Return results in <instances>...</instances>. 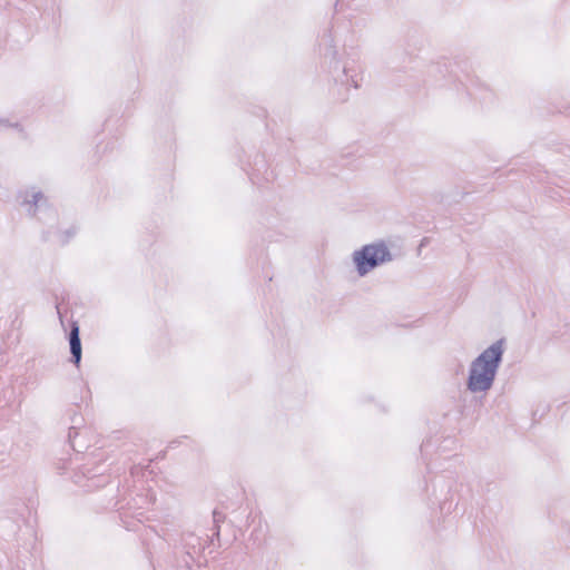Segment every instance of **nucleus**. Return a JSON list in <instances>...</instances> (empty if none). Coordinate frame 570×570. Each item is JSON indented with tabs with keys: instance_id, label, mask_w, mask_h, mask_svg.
<instances>
[{
	"instance_id": "obj_1",
	"label": "nucleus",
	"mask_w": 570,
	"mask_h": 570,
	"mask_svg": "<svg viewBox=\"0 0 570 570\" xmlns=\"http://www.w3.org/2000/svg\"><path fill=\"white\" fill-rule=\"evenodd\" d=\"M505 352V340L499 338L484 347L471 360L466 371L465 386L472 394H485L494 384Z\"/></svg>"
},
{
	"instance_id": "obj_2",
	"label": "nucleus",
	"mask_w": 570,
	"mask_h": 570,
	"mask_svg": "<svg viewBox=\"0 0 570 570\" xmlns=\"http://www.w3.org/2000/svg\"><path fill=\"white\" fill-rule=\"evenodd\" d=\"M394 258L391 245L383 239L366 243L355 248L348 258V267L357 277H365Z\"/></svg>"
},
{
	"instance_id": "obj_3",
	"label": "nucleus",
	"mask_w": 570,
	"mask_h": 570,
	"mask_svg": "<svg viewBox=\"0 0 570 570\" xmlns=\"http://www.w3.org/2000/svg\"><path fill=\"white\" fill-rule=\"evenodd\" d=\"M21 205L27 207V212L31 217H33L36 215V190H35V188H31L30 190L26 191L24 197L21 202Z\"/></svg>"
},
{
	"instance_id": "obj_4",
	"label": "nucleus",
	"mask_w": 570,
	"mask_h": 570,
	"mask_svg": "<svg viewBox=\"0 0 570 570\" xmlns=\"http://www.w3.org/2000/svg\"><path fill=\"white\" fill-rule=\"evenodd\" d=\"M71 353L75 356V362L78 363L81 356V345L78 336V327H73L70 337Z\"/></svg>"
},
{
	"instance_id": "obj_5",
	"label": "nucleus",
	"mask_w": 570,
	"mask_h": 570,
	"mask_svg": "<svg viewBox=\"0 0 570 570\" xmlns=\"http://www.w3.org/2000/svg\"><path fill=\"white\" fill-rule=\"evenodd\" d=\"M0 126L1 127H6V128H14L18 130L19 135L23 138L24 137V131L23 129L21 128V126L19 125V122H11L9 119L7 118H0Z\"/></svg>"
}]
</instances>
